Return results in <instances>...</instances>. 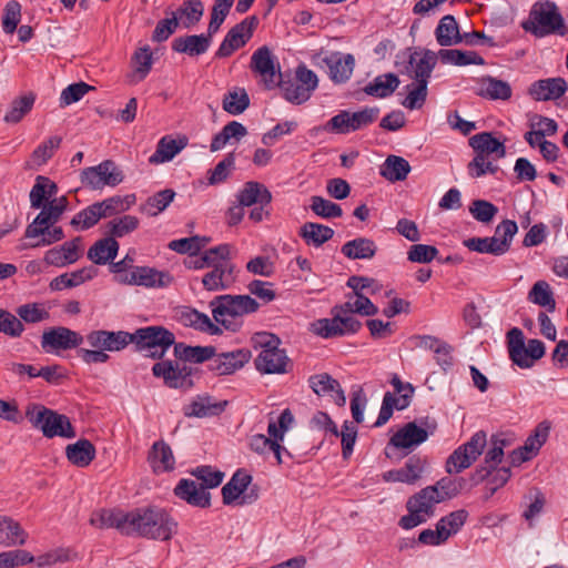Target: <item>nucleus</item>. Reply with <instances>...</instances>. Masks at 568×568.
I'll return each instance as SVG.
<instances>
[{
  "label": "nucleus",
  "mask_w": 568,
  "mask_h": 568,
  "mask_svg": "<svg viewBox=\"0 0 568 568\" xmlns=\"http://www.w3.org/2000/svg\"><path fill=\"white\" fill-rule=\"evenodd\" d=\"M148 460L155 474L172 471L175 467V458L171 447L163 440L155 442L150 452Z\"/></svg>",
  "instance_id": "obj_34"
},
{
  "label": "nucleus",
  "mask_w": 568,
  "mask_h": 568,
  "mask_svg": "<svg viewBox=\"0 0 568 568\" xmlns=\"http://www.w3.org/2000/svg\"><path fill=\"white\" fill-rule=\"evenodd\" d=\"M90 524L100 529L115 528L122 535H128L129 513L103 509L92 514Z\"/></svg>",
  "instance_id": "obj_33"
},
{
  "label": "nucleus",
  "mask_w": 568,
  "mask_h": 568,
  "mask_svg": "<svg viewBox=\"0 0 568 568\" xmlns=\"http://www.w3.org/2000/svg\"><path fill=\"white\" fill-rule=\"evenodd\" d=\"M80 243L81 237H75L61 246L47 251L44 262L58 267L75 263L80 257Z\"/></svg>",
  "instance_id": "obj_28"
},
{
  "label": "nucleus",
  "mask_w": 568,
  "mask_h": 568,
  "mask_svg": "<svg viewBox=\"0 0 568 568\" xmlns=\"http://www.w3.org/2000/svg\"><path fill=\"white\" fill-rule=\"evenodd\" d=\"M255 366L264 374L284 373V356L281 351L261 352L255 359Z\"/></svg>",
  "instance_id": "obj_61"
},
{
  "label": "nucleus",
  "mask_w": 568,
  "mask_h": 568,
  "mask_svg": "<svg viewBox=\"0 0 568 568\" xmlns=\"http://www.w3.org/2000/svg\"><path fill=\"white\" fill-rule=\"evenodd\" d=\"M517 232L518 225L513 220H504L496 226L495 234L491 237L496 240V245L503 255L510 250L513 239Z\"/></svg>",
  "instance_id": "obj_62"
},
{
  "label": "nucleus",
  "mask_w": 568,
  "mask_h": 568,
  "mask_svg": "<svg viewBox=\"0 0 568 568\" xmlns=\"http://www.w3.org/2000/svg\"><path fill=\"white\" fill-rule=\"evenodd\" d=\"M310 386L318 396L331 395L334 403L344 406L346 397L339 383L327 373L316 374L310 377Z\"/></svg>",
  "instance_id": "obj_29"
},
{
  "label": "nucleus",
  "mask_w": 568,
  "mask_h": 568,
  "mask_svg": "<svg viewBox=\"0 0 568 568\" xmlns=\"http://www.w3.org/2000/svg\"><path fill=\"white\" fill-rule=\"evenodd\" d=\"M119 251V243L115 239L106 236L97 241L88 251V258L94 264L104 265L113 261Z\"/></svg>",
  "instance_id": "obj_41"
},
{
  "label": "nucleus",
  "mask_w": 568,
  "mask_h": 568,
  "mask_svg": "<svg viewBox=\"0 0 568 568\" xmlns=\"http://www.w3.org/2000/svg\"><path fill=\"white\" fill-rule=\"evenodd\" d=\"M378 114V108H365L354 113L341 111L328 121L326 128L336 133H349L373 123Z\"/></svg>",
  "instance_id": "obj_15"
},
{
  "label": "nucleus",
  "mask_w": 568,
  "mask_h": 568,
  "mask_svg": "<svg viewBox=\"0 0 568 568\" xmlns=\"http://www.w3.org/2000/svg\"><path fill=\"white\" fill-rule=\"evenodd\" d=\"M258 24V19L251 16L242 20L229 30L222 43L220 44L215 55L217 58H227L235 50L244 47L252 38L255 28Z\"/></svg>",
  "instance_id": "obj_16"
},
{
  "label": "nucleus",
  "mask_w": 568,
  "mask_h": 568,
  "mask_svg": "<svg viewBox=\"0 0 568 568\" xmlns=\"http://www.w3.org/2000/svg\"><path fill=\"white\" fill-rule=\"evenodd\" d=\"M203 12V3L200 0H184L173 13H176L179 23L181 22L184 28H191L201 20Z\"/></svg>",
  "instance_id": "obj_58"
},
{
  "label": "nucleus",
  "mask_w": 568,
  "mask_h": 568,
  "mask_svg": "<svg viewBox=\"0 0 568 568\" xmlns=\"http://www.w3.org/2000/svg\"><path fill=\"white\" fill-rule=\"evenodd\" d=\"M508 353L510 359L520 368H529L535 361L540 359L545 355V344L540 339H529L525 345L523 332L514 327L508 334Z\"/></svg>",
  "instance_id": "obj_10"
},
{
  "label": "nucleus",
  "mask_w": 568,
  "mask_h": 568,
  "mask_svg": "<svg viewBox=\"0 0 568 568\" xmlns=\"http://www.w3.org/2000/svg\"><path fill=\"white\" fill-rule=\"evenodd\" d=\"M58 192V186L49 178L39 175L30 191V204L32 209H42L50 197Z\"/></svg>",
  "instance_id": "obj_49"
},
{
  "label": "nucleus",
  "mask_w": 568,
  "mask_h": 568,
  "mask_svg": "<svg viewBox=\"0 0 568 568\" xmlns=\"http://www.w3.org/2000/svg\"><path fill=\"white\" fill-rule=\"evenodd\" d=\"M95 275L93 267H84L71 273H64L54 277L49 286L51 291H62L65 288H72L83 284L85 281L91 280Z\"/></svg>",
  "instance_id": "obj_48"
},
{
  "label": "nucleus",
  "mask_w": 568,
  "mask_h": 568,
  "mask_svg": "<svg viewBox=\"0 0 568 568\" xmlns=\"http://www.w3.org/2000/svg\"><path fill=\"white\" fill-rule=\"evenodd\" d=\"M476 94L489 100H509L513 94L508 82L486 75L477 80Z\"/></svg>",
  "instance_id": "obj_32"
},
{
  "label": "nucleus",
  "mask_w": 568,
  "mask_h": 568,
  "mask_svg": "<svg viewBox=\"0 0 568 568\" xmlns=\"http://www.w3.org/2000/svg\"><path fill=\"white\" fill-rule=\"evenodd\" d=\"M176 528V521L161 508H140L129 513L128 536L169 540Z\"/></svg>",
  "instance_id": "obj_1"
},
{
  "label": "nucleus",
  "mask_w": 568,
  "mask_h": 568,
  "mask_svg": "<svg viewBox=\"0 0 568 568\" xmlns=\"http://www.w3.org/2000/svg\"><path fill=\"white\" fill-rule=\"evenodd\" d=\"M95 447L89 439H79L65 447L68 460L77 467H87L95 458Z\"/></svg>",
  "instance_id": "obj_38"
},
{
  "label": "nucleus",
  "mask_w": 568,
  "mask_h": 568,
  "mask_svg": "<svg viewBox=\"0 0 568 568\" xmlns=\"http://www.w3.org/2000/svg\"><path fill=\"white\" fill-rule=\"evenodd\" d=\"M425 427L418 426L415 422H409L399 428L389 439V444L399 449L412 450L427 440L429 434Z\"/></svg>",
  "instance_id": "obj_22"
},
{
  "label": "nucleus",
  "mask_w": 568,
  "mask_h": 568,
  "mask_svg": "<svg viewBox=\"0 0 568 568\" xmlns=\"http://www.w3.org/2000/svg\"><path fill=\"white\" fill-rule=\"evenodd\" d=\"M87 343L103 352H120L132 343L131 333L124 331H92L85 336Z\"/></svg>",
  "instance_id": "obj_20"
},
{
  "label": "nucleus",
  "mask_w": 568,
  "mask_h": 568,
  "mask_svg": "<svg viewBox=\"0 0 568 568\" xmlns=\"http://www.w3.org/2000/svg\"><path fill=\"white\" fill-rule=\"evenodd\" d=\"M436 41L442 47H450L463 41L456 19L444 16L435 30Z\"/></svg>",
  "instance_id": "obj_45"
},
{
  "label": "nucleus",
  "mask_w": 568,
  "mask_h": 568,
  "mask_svg": "<svg viewBox=\"0 0 568 568\" xmlns=\"http://www.w3.org/2000/svg\"><path fill=\"white\" fill-rule=\"evenodd\" d=\"M527 298L530 303L544 307L550 313L556 310V301L552 290L549 283L544 280L537 281L532 285L528 292Z\"/></svg>",
  "instance_id": "obj_52"
},
{
  "label": "nucleus",
  "mask_w": 568,
  "mask_h": 568,
  "mask_svg": "<svg viewBox=\"0 0 568 568\" xmlns=\"http://www.w3.org/2000/svg\"><path fill=\"white\" fill-rule=\"evenodd\" d=\"M131 336L136 349L152 358L163 357L175 342L174 334L162 326L142 327L131 333Z\"/></svg>",
  "instance_id": "obj_7"
},
{
  "label": "nucleus",
  "mask_w": 568,
  "mask_h": 568,
  "mask_svg": "<svg viewBox=\"0 0 568 568\" xmlns=\"http://www.w3.org/2000/svg\"><path fill=\"white\" fill-rule=\"evenodd\" d=\"M251 481L252 476L245 470L239 469L231 480L222 487L223 503L231 505L236 501L244 494Z\"/></svg>",
  "instance_id": "obj_44"
},
{
  "label": "nucleus",
  "mask_w": 568,
  "mask_h": 568,
  "mask_svg": "<svg viewBox=\"0 0 568 568\" xmlns=\"http://www.w3.org/2000/svg\"><path fill=\"white\" fill-rule=\"evenodd\" d=\"M140 221L134 215H123L118 219H113L108 222L106 229L109 236L123 237L126 234L132 233L139 227Z\"/></svg>",
  "instance_id": "obj_63"
},
{
  "label": "nucleus",
  "mask_w": 568,
  "mask_h": 568,
  "mask_svg": "<svg viewBox=\"0 0 568 568\" xmlns=\"http://www.w3.org/2000/svg\"><path fill=\"white\" fill-rule=\"evenodd\" d=\"M82 343L83 337L79 333L63 326L50 328L41 337V347L47 353L75 348Z\"/></svg>",
  "instance_id": "obj_19"
},
{
  "label": "nucleus",
  "mask_w": 568,
  "mask_h": 568,
  "mask_svg": "<svg viewBox=\"0 0 568 568\" xmlns=\"http://www.w3.org/2000/svg\"><path fill=\"white\" fill-rule=\"evenodd\" d=\"M271 193L262 183L248 181L237 194L241 205L252 206L254 204L266 205L271 202Z\"/></svg>",
  "instance_id": "obj_39"
},
{
  "label": "nucleus",
  "mask_w": 568,
  "mask_h": 568,
  "mask_svg": "<svg viewBox=\"0 0 568 568\" xmlns=\"http://www.w3.org/2000/svg\"><path fill=\"white\" fill-rule=\"evenodd\" d=\"M268 437L263 434H255L250 437V448L260 454L268 455L272 454L276 459V464H282V450L278 440L284 438V410L276 414L271 412L268 414Z\"/></svg>",
  "instance_id": "obj_8"
},
{
  "label": "nucleus",
  "mask_w": 568,
  "mask_h": 568,
  "mask_svg": "<svg viewBox=\"0 0 568 568\" xmlns=\"http://www.w3.org/2000/svg\"><path fill=\"white\" fill-rule=\"evenodd\" d=\"M521 28L537 38L552 33L564 36L567 32L557 4L550 0L536 1L528 19L521 22Z\"/></svg>",
  "instance_id": "obj_4"
},
{
  "label": "nucleus",
  "mask_w": 568,
  "mask_h": 568,
  "mask_svg": "<svg viewBox=\"0 0 568 568\" xmlns=\"http://www.w3.org/2000/svg\"><path fill=\"white\" fill-rule=\"evenodd\" d=\"M399 85V79L394 73H385L376 77L365 88L364 92L376 98H386L395 92Z\"/></svg>",
  "instance_id": "obj_51"
},
{
  "label": "nucleus",
  "mask_w": 568,
  "mask_h": 568,
  "mask_svg": "<svg viewBox=\"0 0 568 568\" xmlns=\"http://www.w3.org/2000/svg\"><path fill=\"white\" fill-rule=\"evenodd\" d=\"M568 90L564 78H548L535 81L529 88V94L536 101H554L560 99Z\"/></svg>",
  "instance_id": "obj_25"
},
{
  "label": "nucleus",
  "mask_w": 568,
  "mask_h": 568,
  "mask_svg": "<svg viewBox=\"0 0 568 568\" xmlns=\"http://www.w3.org/2000/svg\"><path fill=\"white\" fill-rule=\"evenodd\" d=\"M440 61L445 64H453L458 67L476 64H485L483 57L477 54L475 51H462L457 49H440L438 51Z\"/></svg>",
  "instance_id": "obj_50"
},
{
  "label": "nucleus",
  "mask_w": 568,
  "mask_h": 568,
  "mask_svg": "<svg viewBox=\"0 0 568 568\" xmlns=\"http://www.w3.org/2000/svg\"><path fill=\"white\" fill-rule=\"evenodd\" d=\"M426 459L419 456H412L399 469H392L383 474V479L387 483L415 484L424 471Z\"/></svg>",
  "instance_id": "obj_26"
},
{
  "label": "nucleus",
  "mask_w": 568,
  "mask_h": 568,
  "mask_svg": "<svg viewBox=\"0 0 568 568\" xmlns=\"http://www.w3.org/2000/svg\"><path fill=\"white\" fill-rule=\"evenodd\" d=\"M175 192L173 190H162L150 196L148 201L141 205L140 210L149 216H156L173 202Z\"/></svg>",
  "instance_id": "obj_59"
},
{
  "label": "nucleus",
  "mask_w": 568,
  "mask_h": 568,
  "mask_svg": "<svg viewBox=\"0 0 568 568\" xmlns=\"http://www.w3.org/2000/svg\"><path fill=\"white\" fill-rule=\"evenodd\" d=\"M152 373L155 377L163 378L164 384L171 388L189 389L193 386V368L180 359L158 362L153 365Z\"/></svg>",
  "instance_id": "obj_14"
},
{
  "label": "nucleus",
  "mask_w": 568,
  "mask_h": 568,
  "mask_svg": "<svg viewBox=\"0 0 568 568\" xmlns=\"http://www.w3.org/2000/svg\"><path fill=\"white\" fill-rule=\"evenodd\" d=\"M341 252L349 260H372L377 252L376 243L367 237H356L347 241Z\"/></svg>",
  "instance_id": "obj_37"
},
{
  "label": "nucleus",
  "mask_w": 568,
  "mask_h": 568,
  "mask_svg": "<svg viewBox=\"0 0 568 568\" xmlns=\"http://www.w3.org/2000/svg\"><path fill=\"white\" fill-rule=\"evenodd\" d=\"M353 316L359 314L362 316H373L378 313V308L363 293H351L346 295V301L338 305Z\"/></svg>",
  "instance_id": "obj_53"
},
{
  "label": "nucleus",
  "mask_w": 568,
  "mask_h": 568,
  "mask_svg": "<svg viewBox=\"0 0 568 568\" xmlns=\"http://www.w3.org/2000/svg\"><path fill=\"white\" fill-rule=\"evenodd\" d=\"M223 110L232 115L243 113L250 106V97L245 89L236 88L226 93L222 101Z\"/></svg>",
  "instance_id": "obj_60"
},
{
  "label": "nucleus",
  "mask_w": 568,
  "mask_h": 568,
  "mask_svg": "<svg viewBox=\"0 0 568 568\" xmlns=\"http://www.w3.org/2000/svg\"><path fill=\"white\" fill-rule=\"evenodd\" d=\"M189 144V138L186 135H164L158 144L155 152L149 158L150 164H162L174 159L182 150Z\"/></svg>",
  "instance_id": "obj_24"
},
{
  "label": "nucleus",
  "mask_w": 568,
  "mask_h": 568,
  "mask_svg": "<svg viewBox=\"0 0 568 568\" xmlns=\"http://www.w3.org/2000/svg\"><path fill=\"white\" fill-rule=\"evenodd\" d=\"M119 282L145 287H168L172 284L173 276L166 271H158L149 266H134L120 275Z\"/></svg>",
  "instance_id": "obj_17"
},
{
  "label": "nucleus",
  "mask_w": 568,
  "mask_h": 568,
  "mask_svg": "<svg viewBox=\"0 0 568 568\" xmlns=\"http://www.w3.org/2000/svg\"><path fill=\"white\" fill-rule=\"evenodd\" d=\"M301 236L306 244L318 247L334 236V230L320 223L307 222L301 227Z\"/></svg>",
  "instance_id": "obj_54"
},
{
  "label": "nucleus",
  "mask_w": 568,
  "mask_h": 568,
  "mask_svg": "<svg viewBox=\"0 0 568 568\" xmlns=\"http://www.w3.org/2000/svg\"><path fill=\"white\" fill-rule=\"evenodd\" d=\"M438 53L432 50H425L422 53L413 52L409 55L407 73L415 80V82H426L432 75L433 70L437 64Z\"/></svg>",
  "instance_id": "obj_23"
},
{
  "label": "nucleus",
  "mask_w": 568,
  "mask_h": 568,
  "mask_svg": "<svg viewBox=\"0 0 568 568\" xmlns=\"http://www.w3.org/2000/svg\"><path fill=\"white\" fill-rule=\"evenodd\" d=\"M486 444V434L481 430L476 432L468 442L457 447L449 455L445 465L446 471L448 474H459L470 467L483 454Z\"/></svg>",
  "instance_id": "obj_12"
},
{
  "label": "nucleus",
  "mask_w": 568,
  "mask_h": 568,
  "mask_svg": "<svg viewBox=\"0 0 568 568\" xmlns=\"http://www.w3.org/2000/svg\"><path fill=\"white\" fill-rule=\"evenodd\" d=\"M317 84V75L306 65L301 64L295 71L294 80L286 85V101L297 105L306 102Z\"/></svg>",
  "instance_id": "obj_18"
},
{
  "label": "nucleus",
  "mask_w": 568,
  "mask_h": 568,
  "mask_svg": "<svg viewBox=\"0 0 568 568\" xmlns=\"http://www.w3.org/2000/svg\"><path fill=\"white\" fill-rule=\"evenodd\" d=\"M329 70V78L334 83H344L353 74L355 60L352 54L333 52L324 59Z\"/></svg>",
  "instance_id": "obj_30"
},
{
  "label": "nucleus",
  "mask_w": 568,
  "mask_h": 568,
  "mask_svg": "<svg viewBox=\"0 0 568 568\" xmlns=\"http://www.w3.org/2000/svg\"><path fill=\"white\" fill-rule=\"evenodd\" d=\"M152 52L149 47L140 48L132 57L133 72L130 75L132 83H138L146 78L152 68Z\"/></svg>",
  "instance_id": "obj_56"
},
{
  "label": "nucleus",
  "mask_w": 568,
  "mask_h": 568,
  "mask_svg": "<svg viewBox=\"0 0 568 568\" xmlns=\"http://www.w3.org/2000/svg\"><path fill=\"white\" fill-rule=\"evenodd\" d=\"M62 214L63 211L61 210V206L52 204L49 201L32 223L27 226L24 236H37L39 233H42V229H38V225H44V229H47V225L55 224Z\"/></svg>",
  "instance_id": "obj_47"
},
{
  "label": "nucleus",
  "mask_w": 568,
  "mask_h": 568,
  "mask_svg": "<svg viewBox=\"0 0 568 568\" xmlns=\"http://www.w3.org/2000/svg\"><path fill=\"white\" fill-rule=\"evenodd\" d=\"M124 179L123 172L112 160H104L95 166L81 171L82 185L91 190H102L105 186L114 187Z\"/></svg>",
  "instance_id": "obj_13"
},
{
  "label": "nucleus",
  "mask_w": 568,
  "mask_h": 568,
  "mask_svg": "<svg viewBox=\"0 0 568 568\" xmlns=\"http://www.w3.org/2000/svg\"><path fill=\"white\" fill-rule=\"evenodd\" d=\"M191 474L201 483L183 478L174 488V494L194 507L206 508L211 505L207 489L217 487L224 478V473L214 470L211 466H200Z\"/></svg>",
  "instance_id": "obj_3"
},
{
  "label": "nucleus",
  "mask_w": 568,
  "mask_h": 568,
  "mask_svg": "<svg viewBox=\"0 0 568 568\" xmlns=\"http://www.w3.org/2000/svg\"><path fill=\"white\" fill-rule=\"evenodd\" d=\"M182 318L185 324L199 329L201 332L207 333L210 335H220L222 334V328L212 322V320L204 313H201L196 310H187L182 314Z\"/></svg>",
  "instance_id": "obj_57"
},
{
  "label": "nucleus",
  "mask_w": 568,
  "mask_h": 568,
  "mask_svg": "<svg viewBox=\"0 0 568 568\" xmlns=\"http://www.w3.org/2000/svg\"><path fill=\"white\" fill-rule=\"evenodd\" d=\"M227 406V400H214L211 396H199L185 409L186 416L199 418L217 416L222 414Z\"/></svg>",
  "instance_id": "obj_35"
},
{
  "label": "nucleus",
  "mask_w": 568,
  "mask_h": 568,
  "mask_svg": "<svg viewBox=\"0 0 568 568\" xmlns=\"http://www.w3.org/2000/svg\"><path fill=\"white\" fill-rule=\"evenodd\" d=\"M210 45L211 44L207 42V39L204 38V34L178 37L172 41L173 51L184 53L190 57L204 54L209 50Z\"/></svg>",
  "instance_id": "obj_40"
},
{
  "label": "nucleus",
  "mask_w": 568,
  "mask_h": 568,
  "mask_svg": "<svg viewBox=\"0 0 568 568\" xmlns=\"http://www.w3.org/2000/svg\"><path fill=\"white\" fill-rule=\"evenodd\" d=\"M26 417L44 437L74 438L77 433L68 416L59 414L41 404H30Z\"/></svg>",
  "instance_id": "obj_5"
},
{
  "label": "nucleus",
  "mask_w": 568,
  "mask_h": 568,
  "mask_svg": "<svg viewBox=\"0 0 568 568\" xmlns=\"http://www.w3.org/2000/svg\"><path fill=\"white\" fill-rule=\"evenodd\" d=\"M36 99V93L31 91L14 98L3 116V121L8 124L19 123L28 113L31 112Z\"/></svg>",
  "instance_id": "obj_43"
},
{
  "label": "nucleus",
  "mask_w": 568,
  "mask_h": 568,
  "mask_svg": "<svg viewBox=\"0 0 568 568\" xmlns=\"http://www.w3.org/2000/svg\"><path fill=\"white\" fill-rule=\"evenodd\" d=\"M247 134L246 128L237 122V121H231L229 122L221 132H219L216 135L213 136L211 142V151L215 152L221 149H223L231 139L241 140Z\"/></svg>",
  "instance_id": "obj_55"
},
{
  "label": "nucleus",
  "mask_w": 568,
  "mask_h": 568,
  "mask_svg": "<svg viewBox=\"0 0 568 568\" xmlns=\"http://www.w3.org/2000/svg\"><path fill=\"white\" fill-rule=\"evenodd\" d=\"M332 318H322L313 323V332L324 338L355 334L362 327V323L351 313L335 305Z\"/></svg>",
  "instance_id": "obj_11"
},
{
  "label": "nucleus",
  "mask_w": 568,
  "mask_h": 568,
  "mask_svg": "<svg viewBox=\"0 0 568 568\" xmlns=\"http://www.w3.org/2000/svg\"><path fill=\"white\" fill-rule=\"evenodd\" d=\"M234 264L222 262L202 277L203 287L210 292L223 291L234 282Z\"/></svg>",
  "instance_id": "obj_27"
},
{
  "label": "nucleus",
  "mask_w": 568,
  "mask_h": 568,
  "mask_svg": "<svg viewBox=\"0 0 568 568\" xmlns=\"http://www.w3.org/2000/svg\"><path fill=\"white\" fill-rule=\"evenodd\" d=\"M250 69L260 78V83L266 90H274L283 82L281 64L267 45L260 47L253 52Z\"/></svg>",
  "instance_id": "obj_9"
},
{
  "label": "nucleus",
  "mask_w": 568,
  "mask_h": 568,
  "mask_svg": "<svg viewBox=\"0 0 568 568\" xmlns=\"http://www.w3.org/2000/svg\"><path fill=\"white\" fill-rule=\"evenodd\" d=\"M412 168L407 160L398 155H388L381 165L379 173L389 182L404 181Z\"/></svg>",
  "instance_id": "obj_46"
},
{
  "label": "nucleus",
  "mask_w": 568,
  "mask_h": 568,
  "mask_svg": "<svg viewBox=\"0 0 568 568\" xmlns=\"http://www.w3.org/2000/svg\"><path fill=\"white\" fill-rule=\"evenodd\" d=\"M443 501L435 487H425L410 496L406 503L407 515L399 519L403 529H413L435 516V507Z\"/></svg>",
  "instance_id": "obj_6"
},
{
  "label": "nucleus",
  "mask_w": 568,
  "mask_h": 568,
  "mask_svg": "<svg viewBox=\"0 0 568 568\" xmlns=\"http://www.w3.org/2000/svg\"><path fill=\"white\" fill-rule=\"evenodd\" d=\"M214 321L226 331L239 332L242 317L258 311L260 304L250 295H219L210 302Z\"/></svg>",
  "instance_id": "obj_2"
},
{
  "label": "nucleus",
  "mask_w": 568,
  "mask_h": 568,
  "mask_svg": "<svg viewBox=\"0 0 568 568\" xmlns=\"http://www.w3.org/2000/svg\"><path fill=\"white\" fill-rule=\"evenodd\" d=\"M28 539L27 531L10 517H0V545L3 547L22 546Z\"/></svg>",
  "instance_id": "obj_36"
},
{
  "label": "nucleus",
  "mask_w": 568,
  "mask_h": 568,
  "mask_svg": "<svg viewBox=\"0 0 568 568\" xmlns=\"http://www.w3.org/2000/svg\"><path fill=\"white\" fill-rule=\"evenodd\" d=\"M251 358L248 349H236L215 354L210 361V369L216 375H230L242 368Z\"/></svg>",
  "instance_id": "obj_21"
},
{
  "label": "nucleus",
  "mask_w": 568,
  "mask_h": 568,
  "mask_svg": "<svg viewBox=\"0 0 568 568\" xmlns=\"http://www.w3.org/2000/svg\"><path fill=\"white\" fill-rule=\"evenodd\" d=\"M101 219H104L98 203L83 209L77 213L71 220L70 224L80 230H88L94 226Z\"/></svg>",
  "instance_id": "obj_64"
},
{
  "label": "nucleus",
  "mask_w": 568,
  "mask_h": 568,
  "mask_svg": "<svg viewBox=\"0 0 568 568\" xmlns=\"http://www.w3.org/2000/svg\"><path fill=\"white\" fill-rule=\"evenodd\" d=\"M214 346H189L174 342V356L182 363H203L215 355Z\"/></svg>",
  "instance_id": "obj_42"
},
{
  "label": "nucleus",
  "mask_w": 568,
  "mask_h": 568,
  "mask_svg": "<svg viewBox=\"0 0 568 568\" xmlns=\"http://www.w3.org/2000/svg\"><path fill=\"white\" fill-rule=\"evenodd\" d=\"M469 145L475 153L484 156L499 160L506 156V146L504 142L493 136L490 132H480L469 139Z\"/></svg>",
  "instance_id": "obj_31"
}]
</instances>
